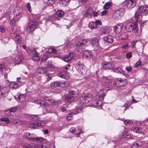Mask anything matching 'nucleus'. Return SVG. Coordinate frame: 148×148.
<instances>
[{"label":"nucleus","mask_w":148,"mask_h":148,"mask_svg":"<svg viewBox=\"0 0 148 148\" xmlns=\"http://www.w3.org/2000/svg\"><path fill=\"white\" fill-rule=\"evenodd\" d=\"M108 82H106L103 83V85H101V87L102 88L100 89L101 91L95 97V101L94 103L96 104L95 105L97 107H99L101 106L102 103L101 101L106 96L105 93L103 91H105L106 92V90L108 89Z\"/></svg>","instance_id":"f257e3e1"},{"label":"nucleus","mask_w":148,"mask_h":148,"mask_svg":"<svg viewBox=\"0 0 148 148\" xmlns=\"http://www.w3.org/2000/svg\"><path fill=\"white\" fill-rule=\"evenodd\" d=\"M141 13L145 14H148L147 6L143 5L138 7L135 15V17L136 21H140L141 20L142 18Z\"/></svg>","instance_id":"f03ea898"},{"label":"nucleus","mask_w":148,"mask_h":148,"mask_svg":"<svg viewBox=\"0 0 148 148\" xmlns=\"http://www.w3.org/2000/svg\"><path fill=\"white\" fill-rule=\"evenodd\" d=\"M137 23L134 24L132 22H130L126 24L125 26V30L130 32L133 31L135 33L138 32V28L137 27Z\"/></svg>","instance_id":"7ed1b4c3"},{"label":"nucleus","mask_w":148,"mask_h":148,"mask_svg":"<svg viewBox=\"0 0 148 148\" xmlns=\"http://www.w3.org/2000/svg\"><path fill=\"white\" fill-rule=\"evenodd\" d=\"M76 93V92L74 90H70L69 94L65 96V100L66 102L69 104L73 102L75 99L74 97Z\"/></svg>","instance_id":"20e7f679"},{"label":"nucleus","mask_w":148,"mask_h":148,"mask_svg":"<svg viewBox=\"0 0 148 148\" xmlns=\"http://www.w3.org/2000/svg\"><path fill=\"white\" fill-rule=\"evenodd\" d=\"M5 113L8 116L18 115L20 113V108L18 107L15 106L6 110Z\"/></svg>","instance_id":"39448f33"},{"label":"nucleus","mask_w":148,"mask_h":148,"mask_svg":"<svg viewBox=\"0 0 148 148\" xmlns=\"http://www.w3.org/2000/svg\"><path fill=\"white\" fill-rule=\"evenodd\" d=\"M125 10L123 8H120L116 10L113 14V18L115 19L121 18L124 14Z\"/></svg>","instance_id":"423d86ee"},{"label":"nucleus","mask_w":148,"mask_h":148,"mask_svg":"<svg viewBox=\"0 0 148 148\" xmlns=\"http://www.w3.org/2000/svg\"><path fill=\"white\" fill-rule=\"evenodd\" d=\"M92 97L93 96L92 94L91 93H89L85 95H83L80 97V99L81 101V102L84 103L91 101Z\"/></svg>","instance_id":"0eeeda50"},{"label":"nucleus","mask_w":148,"mask_h":148,"mask_svg":"<svg viewBox=\"0 0 148 148\" xmlns=\"http://www.w3.org/2000/svg\"><path fill=\"white\" fill-rule=\"evenodd\" d=\"M34 119L35 120V121L34 123L30 124V125L31 127L34 129L38 128L40 126H42L43 125L42 123H41V121L38 120V115L37 118L36 117H34Z\"/></svg>","instance_id":"6e6552de"},{"label":"nucleus","mask_w":148,"mask_h":148,"mask_svg":"<svg viewBox=\"0 0 148 148\" xmlns=\"http://www.w3.org/2000/svg\"><path fill=\"white\" fill-rule=\"evenodd\" d=\"M76 67L78 72L81 74H84L85 73V66L83 64L77 63Z\"/></svg>","instance_id":"1a4fd4ad"},{"label":"nucleus","mask_w":148,"mask_h":148,"mask_svg":"<svg viewBox=\"0 0 148 148\" xmlns=\"http://www.w3.org/2000/svg\"><path fill=\"white\" fill-rule=\"evenodd\" d=\"M30 54L32 56V58L34 61H38L39 60V57L38 52L34 50H30Z\"/></svg>","instance_id":"9d476101"},{"label":"nucleus","mask_w":148,"mask_h":148,"mask_svg":"<svg viewBox=\"0 0 148 148\" xmlns=\"http://www.w3.org/2000/svg\"><path fill=\"white\" fill-rule=\"evenodd\" d=\"M123 24L122 23H120L117 24L114 27L113 30L116 34H119L121 32Z\"/></svg>","instance_id":"9b49d317"},{"label":"nucleus","mask_w":148,"mask_h":148,"mask_svg":"<svg viewBox=\"0 0 148 148\" xmlns=\"http://www.w3.org/2000/svg\"><path fill=\"white\" fill-rule=\"evenodd\" d=\"M36 27V23L35 22H32L29 24L27 31L29 33H30L34 31Z\"/></svg>","instance_id":"f8f14e48"},{"label":"nucleus","mask_w":148,"mask_h":148,"mask_svg":"<svg viewBox=\"0 0 148 148\" xmlns=\"http://www.w3.org/2000/svg\"><path fill=\"white\" fill-rule=\"evenodd\" d=\"M136 0H126V6L129 9L133 8L136 5Z\"/></svg>","instance_id":"ddd939ff"},{"label":"nucleus","mask_w":148,"mask_h":148,"mask_svg":"<svg viewBox=\"0 0 148 148\" xmlns=\"http://www.w3.org/2000/svg\"><path fill=\"white\" fill-rule=\"evenodd\" d=\"M25 57L23 56H17L15 58L14 60L15 63L16 64H19L22 62H23L25 59Z\"/></svg>","instance_id":"4468645a"},{"label":"nucleus","mask_w":148,"mask_h":148,"mask_svg":"<svg viewBox=\"0 0 148 148\" xmlns=\"http://www.w3.org/2000/svg\"><path fill=\"white\" fill-rule=\"evenodd\" d=\"M87 42V41L85 39L81 40L77 42L76 46L77 47L81 48L86 45Z\"/></svg>","instance_id":"2eb2a0df"},{"label":"nucleus","mask_w":148,"mask_h":148,"mask_svg":"<svg viewBox=\"0 0 148 148\" xmlns=\"http://www.w3.org/2000/svg\"><path fill=\"white\" fill-rule=\"evenodd\" d=\"M114 66V64L112 62H108L105 63L103 66V68L105 70L112 69Z\"/></svg>","instance_id":"dca6fc26"},{"label":"nucleus","mask_w":148,"mask_h":148,"mask_svg":"<svg viewBox=\"0 0 148 148\" xmlns=\"http://www.w3.org/2000/svg\"><path fill=\"white\" fill-rule=\"evenodd\" d=\"M74 54L73 53H70L66 57L63 58V60L66 62H70L74 58Z\"/></svg>","instance_id":"f3484780"},{"label":"nucleus","mask_w":148,"mask_h":148,"mask_svg":"<svg viewBox=\"0 0 148 148\" xmlns=\"http://www.w3.org/2000/svg\"><path fill=\"white\" fill-rule=\"evenodd\" d=\"M126 80H125V82L123 81V79L121 78H118L115 80V85H117V84H120L119 85H118L117 86H124L126 84Z\"/></svg>","instance_id":"a211bd4d"},{"label":"nucleus","mask_w":148,"mask_h":148,"mask_svg":"<svg viewBox=\"0 0 148 148\" xmlns=\"http://www.w3.org/2000/svg\"><path fill=\"white\" fill-rule=\"evenodd\" d=\"M103 39L105 42L109 43H112L114 41L113 37L110 35H108L104 37Z\"/></svg>","instance_id":"6ab92c4d"},{"label":"nucleus","mask_w":148,"mask_h":148,"mask_svg":"<svg viewBox=\"0 0 148 148\" xmlns=\"http://www.w3.org/2000/svg\"><path fill=\"white\" fill-rule=\"evenodd\" d=\"M6 89L5 88L0 86V98H2L6 95Z\"/></svg>","instance_id":"aec40b11"},{"label":"nucleus","mask_w":148,"mask_h":148,"mask_svg":"<svg viewBox=\"0 0 148 148\" xmlns=\"http://www.w3.org/2000/svg\"><path fill=\"white\" fill-rule=\"evenodd\" d=\"M35 102L38 104L40 105L41 106H47L49 105L48 103L43 100H36Z\"/></svg>","instance_id":"412c9836"},{"label":"nucleus","mask_w":148,"mask_h":148,"mask_svg":"<svg viewBox=\"0 0 148 148\" xmlns=\"http://www.w3.org/2000/svg\"><path fill=\"white\" fill-rule=\"evenodd\" d=\"M93 47L94 48V50L97 53H100L102 51V48L99 45H96Z\"/></svg>","instance_id":"4be33fe9"},{"label":"nucleus","mask_w":148,"mask_h":148,"mask_svg":"<svg viewBox=\"0 0 148 148\" xmlns=\"http://www.w3.org/2000/svg\"><path fill=\"white\" fill-rule=\"evenodd\" d=\"M99 40L97 38H94L91 40L90 43L92 45V47H94L96 45H99Z\"/></svg>","instance_id":"5701e85b"},{"label":"nucleus","mask_w":148,"mask_h":148,"mask_svg":"<svg viewBox=\"0 0 148 148\" xmlns=\"http://www.w3.org/2000/svg\"><path fill=\"white\" fill-rule=\"evenodd\" d=\"M35 135L34 134H31L30 133L28 132H27L25 133V136L26 138L29 140H33L34 138V137Z\"/></svg>","instance_id":"b1692460"},{"label":"nucleus","mask_w":148,"mask_h":148,"mask_svg":"<svg viewBox=\"0 0 148 148\" xmlns=\"http://www.w3.org/2000/svg\"><path fill=\"white\" fill-rule=\"evenodd\" d=\"M25 99V94L19 95L16 98V100L18 101H23Z\"/></svg>","instance_id":"393cba45"},{"label":"nucleus","mask_w":148,"mask_h":148,"mask_svg":"<svg viewBox=\"0 0 148 148\" xmlns=\"http://www.w3.org/2000/svg\"><path fill=\"white\" fill-rule=\"evenodd\" d=\"M50 54L48 52H46L45 53L43 56L41 61L43 62H45L46 60L49 58Z\"/></svg>","instance_id":"a878e982"},{"label":"nucleus","mask_w":148,"mask_h":148,"mask_svg":"<svg viewBox=\"0 0 148 148\" xmlns=\"http://www.w3.org/2000/svg\"><path fill=\"white\" fill-rule=\"evenodd\" d=\"M46 72V68L43 67H40L38 69L37 72L40 74L45 73Z\"/></svg>","instance_id":"bb28decb"},{"label":"nucleus","mask_w":148,"mask_h":148,"mask_svg":"<svg viewBox=\"0 0 148 148\" xmlns=\"http://www.w3.org/2000/svg\"><path fill=\"white\" fill-rule=\"evenodd\" d=\"M33 140L34 141H36L38 142H40L42 141H44V142H45L46 140L45 139L42 137H38L37 138H35L34 137V138H33Z\"/></svg>","instance_id":"cd10ccee"},{"label":"nucleus","mask_w":148,"mask_h":148,"mask_svg":"<svg viewBox=\"0 0 148 148\" xmlns=\"http://www.w3.org/2000/svg\"><path fill=\"white\" fill-rule=\"evenodd\" d=\"M88 27L92 29H95L97 27L95 22L93 21H91L89 23Z\"/></svg>","instance_id":"c85d7f7f"},{"label":"nucleus","mask_w":148,"mask_h":148,"mask_svg":"<svg viewBox=\"0 0 148 148\" xmlns=\"http://www.w3.org/2000/svg\"><path fill=\"white\" fill-rule=\"evenodd\" d=\"M92 9L88 8L86 10V15L88 18H90L92 16Z\"/></svg>","instance_id":"c756f323"},{"label":"nucleus","mask_w":148,"mask_h":148,"mask_svg":"<svg viewBox=\"0 0 148 148\" xmlns=\"http://www.w3.org/2000/svg\"><path fill=\"white\" fill-rule=\"evenodd\" d=\"M56 15L59 17H62L64 15V12L62 10H58L56 11Z\"/></svg>","instance_id":"7c9ffc66"},{"label":"nucleus","mask_w":148,"mask_h":148,"mask_svg":"<svg viewBox=\"0 0 148 148\" xmlns=\"http://www.w3.org/2000/svg\"><path fill=\"white\" fill-rule=\"evenodd\" d=\"M9 86L11 88L15 89L18 87V85L15 82H12L10 83Z\"/></svg>","instance_id":"2f4dec72"},{"label":"nucleus","mask_w":148,"mask_h":148,"mask_svg":"<svg viewBox=\"0 0 148 148\" xmlns=\"http://www.w3.org/2000/svg\"><path fill=\"white\" fill-rule=\"evenodd\" d=\"M24 116L26 118H28L30 120H32L34 119V117H36L37 118V115H30L28 114H25Z\"/></svg>","instance_id":"473e14b6"},{"label":"nucleus","mask_w":148,"mask_h":148,"mask_svg":"<svg viewBox=\"0 0 148 148\" xmlns=\"http://www.w3.org/2000/svg\"><path fill=\"white\" fill-rule=\"evenodd\" d=\"M84 54L86 57L91 58L92 57V53L90 51L88 50L84 51Z\"/></svg>","instance_id":"72a5a7b5"},{"label":"nucleus","mask_w":148,"mask_h":148,"mask_svg":"<svg viewBox=\"0 0 148 148\" xmlns=\"http://www.w3.org/2000/svg\"><path fill=\"white\" fill-rule=\"evenodd\" d=\"M45 82H48L50 80L52 77L51 75L50 74H46L44 76Z\"/></svg>","instance_id":"f704fd0d"},{"label":"nucleus","mask_w":148,"mask_h":148,"mask_svg":"<svg viewBox=\"0 0 148 148\" xmlns=\"http://www.w3.org/2000/svg\"><path fill=\"white\" fill-rule=\"evenodd\" d=\"M16 41L18 43L20 44L22 42V38L21 36L19 35H17L15 37Z\"/></svg>","instance_id":"c9c22d12"},{"label":"nucleus","mask_w":148,"mask_h":148,"mask_svg":"<svg viewBox=\"0 0 148 148\" xmlns=\"http://www.w3.org/2000/svg\"><path fill=\"white\" fill-rule=\"evenodd\" d=\"M66 75V72L64 71H62L58 74V76L63 78H65Z\"/></svg>","instance_id":"e433bc0d"},{"label":"nucleus","mask_w":148,"mask_h":148,"mask_svg":"<svg viewBox=\"0 0 148 148\" xmlns=\"http://www.w3.org/2000/svg\"><path fill=\"white\" fill-rule=\"evenodd\" d=\"M6 69L4 65L0 64V76L2 75L3 72Z\"/></svg>","instance_id":"4c0bfd02"},{"label":"nucleus","mask_w":148,"mask_h":148,"mask_svg":"<svg viewBox=\"0 0 148 148\" xmlns=\"http://www.w3.org/2000/svg\"><path fill=\"white\" fill-rule=\"evenodd\" d=\"M113 77L111 75H109L106 77H103L102 79V81L104 82L106 80H111L113 79Z\"/></svg>","instance_id":"58836bf2"},{"label":"nucleus","mask_w":148,"mask_h":148,"mask_svg":"<svg viewBox=\"0 0 148 148\" xmlns=\"http://www.w3.org/2000/svg\"><path fill=\"white\" fill-rule=\"evenodd\" d=\"M112 6V3L111 2H107L104 5L103 8L104 9H108Z\"/></svg>","instance_id":"ea45409f"},{"label":"nucleus","mask_w":148,"mask_h":148,"mask_svg":"<svg viewBox=\"0 0 148 148\" xmlns=\"http://www.w3.org/2000/svg\"><path fill=\"white\" fill-rule=\"evenodd\" d=\"M0 120L2 122H5L7 124H10V121L9 120V119L7 117H4L1 118Z\"/></svg>","instance_id":"a19ab883"},{"label":"nucleus","mask_w":148,"mask_h":148,"mask_svg":"<svg viewBox=\"0 0 148 148\" xmlns=\"http://www.w3.org/2000/svg\"><path fill=\"white\" fill-rule=\"evenodd\" d=\"M133 131L136 133H141L143 131V129L141 128L138 127H135L133 130Z\"/></svg>","instance_id":"79ce46f5"},{"label":"nucleus","mask_w":148,"mask_h":148,"mask_svg":"<svg viewBox=\"0 0 148 148\" xmlns=\"http://www.w3.org/2000/svg\"><path fill=\"white\" fill-rule=\"evenodd\" d=\"M45 66L47 68H49V67H52L53 66L52 62L48 61L45 63Z\"/></svg>","instance_id":"37998d69"},{"label":"nucleus","mask_w":148,"mask_h":148,"mask_svg":"<svg viewBox=\"0 0 148 148\" xmlns=\"http://www.w3.org/2000/svg\"><path fill=\"white\" fill-rule=\"evenodd\" d=\"M51 85L52 88H54L55 87L58 86L60 85V83L56 81L52 83Z\"/></svg>","instance_id":"c03bdc74"},{"label":"nucleus","mask_w":148,"mask_h":148,"mask_svg":"<svg viewBox=\"0 0 148 148\" xmlns=\"http://www.w3.org/2000/svg\"><path fill=\"white\" fill-rule=\"evenodd\" d=\"M115 83H113L112 82H108V89H107V90H106V92L108 90H109L111 89L113 87V86L114 85Z\"/></svg>","instance_id":"a18cd8bd"},{"label":"nucleus","mask_w":148,"mask_h":148,"mask_svg":"<svg viewBox=\"0 0 148 148\" xmlns=\"http://www.w3.org/2000/svg\"><path fill=\"white\" fill-rule=\"evenodd\" d=\"M114 71L117 73H122L123 72V70L120 68H115L114 69Z\"/></svg>","instance_id":"49530a36"},{"label":"nucleus","mask_w":148,"mask_h":148,"mask_svg":"<svg viewBox=\"0 0 148 148\" xmlns=\"http://www.w3.org/2000/svg\"><path fill=\"white\" fill-rule=\"evenodd\" d=\"M55 0H44L45 3L48 4H52L54 3Z\"/></svg>","instance_id":"de8ad7c7"},{"label":"nucleus","mask_w":148,"mask_h":148,"mask_svg":"<svg viewBox=\"0 0 148 148\" xmlns=\"http://www.w3.org/2000/svg\"><path fill=\"white\" fill-rule=\"evenodd\" d=\"M102 33L103 34H108L109 33V31L108 29L106 28L103 29L101 31Z\"/></svg>","instance_id":"09e8293b"},{"label":"nucleus","mask_w":148,"mask_h":148,"mask_svg":"<svg viewBox=\"0 0 148 148\" xmlns=\"http://www.w3.org/2000/svg\"><path fill=\"white\" fill-rule=\"evenodd\" d=\"M74 112L69 114L67 116V119L69 121L72 120V118L73 116V114Z\"/></svg>","instance_id":"8fccbe9b"},{"label":"nucleus","mask_w":148,"mask_h":148,"mask_svg":"<svg viewBox=\"0 0 148 148\" xmlns=\"http://www.w3.org/2000/svg\"><path fill=\"white\" fill-rule=\"evenodd\" d=\"M131 136V134H126L123 135V137L126 140L129 139Z\"/></svg>","instance_id":"3c124183"},{"label":"nucleus","mask_w":148,"mask_h":148,"mask_svg":"<svg viewBox=\"0 0 148 148\" xmlns=\"http://www.w3.org/2000/svg\"><path fill=\"white\" fill-rule=\"evenodd\" d=\"M132 52L131 51L127 53L126 55V57L127 58H130L132 57Z\"/></svg>","instance_id":"603ef678"},{"label":"nucleus","mask_w":148,"mask_h":148,"mask_svg":"<svg viewBox=\"0 0 148 148\" xmlns=\"http://www.w3.org/2000/svg\"><path fill=\"white\" fill-rule=\"evenodd\" d=\"M16 31V29L15 28L13 25H11V33L13 34H14Z\"/></svg>","instance_id":"864d4df0"},{"label":"nucleus","mask_w":148,"mask_h":148,"mask_svg":"<svg viewBox=\"0 0 148 148\" xmlns=\"http://www.w3.org/2000/svg\"><path fill=\"white\" fill-rule=\"evenodd\" d=\"M12 122L14 124H20L19 121L16 119H12Z\"/></svg>","instance_id":"5fc2aeb1"},{"label":"nucleus","mask_w":148,"mask_h":148,"mask_svg":"<svg viewBox=\"0 0 148 148\" xmlns=\"http://www.w3.org/2000/svg\"><path fill=\"white\" fill-rule=\"evenodd\" d=\"M124 122L125 124H131L133 123L132 121L130 120H124Z\"/></svg>","instance_id":"6e6d98bb"},{"label":"nucleus","mask_w":148,"mask_h":148,"mask_svg":"<svg viewBox=\"0 0 148 148\" xmlns=\"http://www.w3.org/2000/svg\"><path fill=\"white\" fill-rule=\"evenodd\" d=\"M50 103L53 105H57L58 104L57 101H55L54 100H51L50 101Z\"/></svg>","instance_id":"4d7b16f0"},{"label":"nucleus","mask_w":148,"mask_h":148,"mask_svg":"<svg viewBox=\"0 0 148 148\" xmlns=\"http://www.w3.org/2000/svg\"><path fill=\"white\" fill-rule=\"evenodd\" d=\"M8 40L9 39L8 38H3L1 40V41L3 43H4V44H6L8 42Z\"/></svg>","instance_id":"13d9d810"},{"label":"nucleus","mask_w":148,"mask_h":148,"mask_svg":"<svg viewBox=\"0 0 148 148\" xmlns=\"http://www.w3.org/2000/svg\"><path fill=\"white\" fill-rule=\"evenodd\" d=\"M49 54L51 53H56V50L54 48H51L49 50Z\"/></svg>","instance_id":"bf43d9fd"},{"label":"nucleus","mask_w":148,"mask_h":148,"mask_svg":"<svg viewBox=\"0 0 148 148\" xmlns=\"http://www.w3.org/2000/svg\"><path fill=\"white\" fill-rule=\"evenodd\" d=\"M141 63L142 62L141 61H138L136 63L134 67H139L141 65Z\"/></svg>","instance_id":"052dcab7"},{"label":"nucleus","mask_w":148,"mask_h":148,"mask_svg":"<svg viewBox=\"0 0 148 148\" xmlns=\"http://www.w3.org/2000/svg\"><path fill=\"white\" fill-rule=\"evenodd\" d=\"M27 7L28 9V11L29 12H30L31 11V6L30 3H28L27 4Z\"/></svg>","instance_id":"680f3d73"},{"label":"nucleus","mask_w":148,"mask_h":148,"mask_svg":"<svg viewBox=\"0 0 148 148\" xmlns=\"http://www.w3.org/2000/svg\"><path fill=\"white\" fill-rule=\"evenodd\" d=\"M125 69L128 71V72H130L132 71V67L130 66H128L126 67L125 68Z\"/></svg>","instance_id":"e2e57ef3"},{"label":"nucleus","mask_w":148,"mask_h":148,"mask_svg":"<svg viewBox=\"0 0 148 148\" xmlns=\"http://www.w3.org/2000/svg\"><path fill=\"white\" fill-rule=\"evenodd\" d=\"M82 108L78 109L75 112H74L73 114H76L78 113L81 112L82 111Z\"/></svg>","instance_id":"0e129e2a"},{"label":"nucleus","mask_w":148,"mask_h":148,"mask_svg":"<svg viewBox=\"0 0 148 148\" xmlns=\"http://www.w3.org/2000/svg\"><path fill=\"white\" fill-rule=\"evenodd\" d=\"M95 23L97 27V25H101V23L100 20H96Z\"/></svg>","instance_id":"69168bd1"},{"label":"nucleus","mask_w":148,"mask_h":148,"mask_svg":"<svg viewBox=\"0 0 148 148\" xmlns=\"http://www.w3.org/2000/svg\"><path fill=\"white\" fill-rule=\"evenodd\" d=\"M129 46L128 45H123L122 46L121 48L122 49H125L129 47Z\"/></svg>","instance_id":"338daca9"},{"label":"nucleus","mask_w":148,"mask_h":148,"mask_svg":"<svg viewBox=\"0 0 148 148\" xmlns=\"http://www.w3.org/2000/svg\"><path fill=\"white\" fill-rule=\"evenodd\" d=\"M138 147L136 143H134L133 144V145L132 146L131 148H137Z\"/></svg>","instance_id":"774afa93"}]
</instances>
